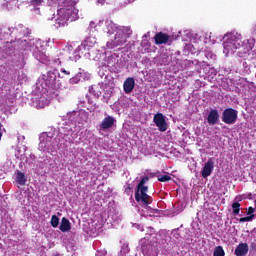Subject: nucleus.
Returning a JSON list of instances; mask_svg holds the SVG:
<instances>
[{
    "mask_svg": "<svg viewBox=\"0 0 256 256\" xmlns=\"http://www.w3.org/2000/svg\"><path fill=\"white\" fill-rule=\"evenodd\" d=\"M206 119L208 125H217V123H219V111L217 109H211Z\"/></svg>",
    "mask_w": 256,
    "mask_h": 256,
    "instance_id": "13",
    "label": "nucleus"
},
{
    "mask_svg": "<svg viewBox=\"0 0 256 256\" xmlns=\"http://www.w3.org/2000/svg\"><path fill=\"white\" fill-rule=\"evenodd\" d=\"M61 73H64V75H71V72L65 69H61Z\"/></svg>",
    "mask_w": 256,
    "mask_h": 256,
    "instance_id": "40",
    "label": "nucleus"
},
{
    "mask_svg": "<svg viewBox=\"0 0 256 256\" xmlns=\"http://www.w3.org/2000/svg\"><path fill=\"white\" fill-rule=\"evenodd\" d=\"M60 143H65L64 140L60 139Z\"/></svg>",
    "mask_w": 256,
    "mask_h": 256,
    "instance_id": "46",
    "label": "nucleus"
},
{
    "mask_svg": "<svg viewBox=\"0 0 256 256\" xmlns=\"http://www.w3.org/2000/svg\"><path fill=\"white\" fill-rule=\"evenodd\" d=\"M97 27V25H95V22H90L89 27H88V31L89 33H91V35H95V28Z\"/></svg>",
    "mask_w": 256,
    "mask_h": 256,
    "instance_id": "31",
    "label": "nucleus"
},
{
    "mask_svg": "<svg viewBox=\"0 0 256 256\" xmlns=\"http://www.w3.org/2000/svg\"><path fill=\"white\" fill-rule=\"evenodd\" d=\"M50 224H51L54 228L59 227V217H57V215H53V216L51 217Z\"/></svg>",
    "mask_w": 256,
    "mask_h": 256,
    "instance_id": "28",
    "label": "nucleus"
},
{
    "mask_svg": "<svg viewBox=\"0 0 256 256\" xmlns=\"http://www.w3.org/2000/svg\"><path fill=\"white\" fill-rule=\"evenodd\" d=\"M24 45L26 47L24 48L26 51H32L33 57L37 59L40 63H44L47 65L49 63V57H47V54H45V47L43 46V41L41 40H24Z\"/></svg>",
    "mask_w": 256,
    "mask_h": 256,
    "instance_id": "2",
    "label": "nucleus"
},
{
    "mask_svg": "<svg viewBox=\"0 0 256 256\" xmlns=\"http://www.w3.org/2000/svg\"><path fill=\"white\" fill-rule=\"evenodd\" d=\"M125 193H127V195H129V193H131V185L127 186V188L125 189Z\"/></svg>",
    "mask_w": 256,
    "mask_h": 256,
    "instance_id": "41",
    "label": "nucleus"
},
{
    "mask_svg": "<svg viewBox=\"0 0 256 256\" xmlns=\"http://www.w3.org/2000/svg\"><path fill=\"white\" fill-rule=\"evenodd\" d=\"M113 125H115V118L113 116H107L99 125V129L100 131H107V129H111Z\"/></svg>",
    "mask_w": 256,
    "mask_h": 256,
    "instance_id": "14",
    "label": "nucleus"
},
{
    "mask_svg": "<svg viewBox=\"0 0 256 256\" xmlns=\"http://www.w3.org/2000/svg\"><path fill=\"white\" fill-rule=\"evenodd\" d=\"M75 114H76V112H71V113H70V115H75Z\"/></svg>",
    "mask_w": 256,
    "mask_h": 256,
    "instance_id": "44",
    "label": "nucleus"
},
{
    "mask_svg": "<svg viewBox=\"0 0 256 256\" xmlns=\"http://www.w3.org/2000/svg\"><path fill=\"white\" fill-rule=\"evenodd\" d=\"M69 59H70L71 61H78V59H81V56L75 55V56H71Z\"/></svg>",
    "mask_w": 256,
    "mask_h": 256,
    "instance_id": "36",
    "label": "nucleus"
},
{
    "mask_svg": "<svg viewBox=\"0 0 256 256\" xmlns=\"http://www.w3.org/2000/svg\"><path fill=\"white\" fill-rule=\"evenodd\" d=\"M63 61H65V58H63V56L53 59L54 65H61Z\"/></svg>",
    "mask_w": 256,
    "mask_h": 256,
    "instance_id": "34",
    "label": "nucleus"
},
{
    "mask_svg": "<svg viewBox=\"0 0 256 256\" xmlns=\"http://www.w3.org/2000/svg\"><path fill=\"white\" fill-rule=\"evenodd\" d=\"M248 45H249L250 49H253V47H255V39L254 38L249 39Z\"/></svg>",
    "mask_w": 256,
    "mask_h": 256,
    "instance_id": "35",
    "label": "nucleus"
},
{
    "mask_svg": "<svg viewBox=\"0 0 256 256\" xmlns=\"http://www.w3.org/2000/svg\"><path fill=\"white\" fill-rule=\"evenodd\" d=\"M64 7L58 9V18L54 26L56 29L65 27L68 21H76L79 19V10L73 6V0H64Z\"/></svg>",
    "mask_w": 256,
    "mask_h": 256,
    "instance_id": "1",
    "label": "nucleus"
},
{
    "mask_svg": "<svg viewBox=\"0 0 256 256\" xmlns=\"http://www.w3.org/2000/svg\"><path fill=\"white\" fill-rule=\"evenodd\" d=\"M153 231H154L153 228H150V233H153Z\"/></svg>",
    "mask_w": 256,
    "mask_h": 256,
    "instance_id": "45",
    "label": "nucleus"
},
{
    "mask_svg": "<svg viewBox=\"0 0 256 256\" xmlns=\"http://www.w3.org/2000/svg\"><path fill=\"white\" fill-rule=\"evenodd\" d=\"M93 89H90V93H92Z\"/></svg>",
    "mask_w": 256,
    "mask_h": 256,
    "instance_id": "47",
    "label": "nucleus"
},
{
    "mask_svg": "<svg viewBox=\"0 0 256 256\" xmlns=\"http://www.w3.org/2000/svg\"><path fill=\"white\" fill-rule=\"evenodd\" d=\"M28 3L31 7H34V11H39V7L43 5V0H29Z\"/></svg>",
    "mask_w": 256,
    "mask_h": 256,
    "instance_id": "23",
    "label": "nucleus"
},
{
    "mask_svg": "<svg viewBox=\"0 0 256 256\" xmlns=\"http://www.w3.org/2000/svg\"><path fill=\"white\" fill-rule=\"evenodd\" d=\"M72 141L73 140L71 137H69V134H60L54 139V143H56V145H59V143H64L63 146H60V149H65V147H67V143H71Z\"/></svg>",
    "mask_w": 256,
    "mask_h": 256,
    "instance_id": "15",
    "label": "nucleus"
},
{
    "mask_svg": "<svg viewBox=\"0 0 256 256\" xmlns=\"http://www.w3.org/2000/svg\"><path fill=\"white\" fill-rule=\"evenodd\" d=\"M223 53L226 57L233 55L237 49L243 47V41L241 40V34L239 33H229L223 37Z\"/></svg>",
    "mask_w": 256,
    "mask_h": 256,
    "instance_id": "3",
    "label": "nucleus"
},
{
    "mask_svg": "<svg viewBox=\"0 0 256 256\" xmlns=\"http://www.w3.org/2000/svg\"><path fill=\"white\" fill-rule=\"evenodd\" d=\"M133 35V30L129 26H119L117 32H115L114 39L106 43L107 49H115V47H121L127 43V39Z\"/></svg>",
    "mask_w": 256,
    "mask_h": 256,
    "instance_id": "4",
    "label": "nucleus"
},
{
    "mask_svg": "<svg viewBox=\"0 0 256 256\" xmlns=\"http://www.w3.org/2000/svg\"><path fill=\"white\" fill-rule=\"evenodd\" d=\"M118 29H119V26L113 23V21L111 20L105 21L104 32L107 33L108 35H113V33H117Z\"/></svg>",
    "mask_w": 256,
    "mask_h": 256,
    "instance_id": "16",
    "label": "nucleus"
},
{
    "mask_svg": "<svg viewBox=\"0 0 256 256\" xmlns=\"http://www.w3.org/2000/svg\"><path fill=\"white\" fill-rule=\"evenodd\" d=\"M112 59H113L112 57L109 58L108 67H111V60H112Z\"/></svg>",
    "mask_w": 256,
    "mask_h": 256,
    "instance_id": "42",
    "label": "nucleus"
},
{
    "mask_svg": "<svg viewBox=\"0 0 256 256\" xmlns=\"http://www.w3.org/2000/svg\"><path fill=\"white\" fill-rule=\"evenodd\" d=\"M81 75H82L81 72H79L74 77L70 78L69 83L71 85H77V83H79V81H81Z\"/></svg>",
    "mask_w": 256,
    "mask_h": 256,
    "instance_id": "25",
    "label": "nucleus"
},
{
    "mask_svg": "<svg viewBox=\"0 0 256 256\" xmlns=\"http://www.w3.org/2000/svg\"><path fill=\"white\" fill-rule=\"evenodd\" d=\"M156 45H165L169 43V35L160 32L157 33L154 37Z\"/></svg>",
    "mask_w": 256,
    "mask_h": 256,
    "instance_id": "18",
    "label": "nucleus"
},
{
    "mask_svg": "<svg viewBox=\"0 0 256 256\" xmlns=\"http://www.w3.org/2000/svg\"><path fill=\"white\" fill-rule=\"evenodd\" d=\"M232 209L234 215H239V212L241 211V204H239V202H234L232 204Z\"/></svg>",
    "mask_w": 256,
    "mask_h": 256,
    "instance_id": "27",
    "label": "nucleus"
},
{
    "mask_svg": "<svg viewBox=\"0 0 256 256\" xmlns=\"http://www.w3.org/2000/svg\"><path fill=\"white\" fill-rule=\"evenodd\" d=\"M97 44V38L95 34L89 33V36L86 37V39L82 42V44L79 46L80 51H89L92 49V47H95Z\"/></svg>",
    "mask_w": 256,
    "mask_h": 256,
    "instance_id": "11",
    "label": "nucleus"
},
{
    "mask_svg": "<svg viewBox=\"0 0 256 256\" xmlns=\"http://www.w3.org/2000/svg\"><path fill=\"white\" fill-rule=\"evenodd\" d=\"M254 218H255V215L251 214L248 217L240 218L239 223H246L247 221H253Z\"/></svg>",
    "mask_w": 256,
    "mask_h": 256,
    "instance_id": "33",
    "label": "nucleus"
},
{
    "mask_svg": "<svg viewBox=\"0 0 256 256\" xmlns=\"http://www.w3.org/2000/svg\"><path fill=\"white\" fill-rule=\"evenodd\" d=\"M6 31L7 28L0 27V39H6V37L9 35Z\"/></svg>",
    "mask_w": 256,
    "mask_h": 256,
    "instance_id": "32",
    "label": "nucleus"
},
{
    "mask_svg": "<svg viewBox=\"0 0 256 256\" xmlns=\"http://www.w3.org/2000/svg\"><path fill=\"white\" fill-rule=\"evenodd\" d=\"M42 79L47 87L51 89L57 88V83L59 82V70L53 69L48 71L46 74L42 75Z\"/></svg>",
    "mask_w": 256,
    "mask_h": 256,
    "instance_id": "7",
    "label": "nucleus"
},
{
    "mask_svg": "<svg viewBox=\"0 0 256 256\" xmlns=\"http://www.w3.org/2000/svg\"><path fill=\"white\" fill-rule=\"evenodd\" d=\"M141 251L144 256H152L157 253V246L151 244V241L146 238L140 240Z\"/></svg>",
    "mask_w": 256,
    "mask_h": 256,
    "instance_id": "9",
    "label": "nucleus"
},
{
    "mask_svg": "<svg viewBox=\"0 0 256 256\" xmlns=\"http://www.w3.org/2000/svg\"><path fill=\"white\" fill-rule=\"evenodd\" d=\"M40 143L38 145L39 151H42L43 153H57L58 149H61L63 147L64 143L53 142V136L48 133H42L40 135Z\"/></svg>",
    "mask_w": 256,
    "mask_h": 256,
    "instance_id": "6",
    "label": "nucleus"
},
{
    "mask_svg": "<svg viewBox=\"0 0 256 256\" xmlns=\"http://www.w3.org/2000/svg\"><path fill=\"white\" fill-rule=\"evenodd\" d=\"M173 237H175V239H177V240H180L181 234H179L178 232H174Z\"/></svg>",
    "mask_w": 256,
    "mask_h": 256,
    "instance_id": "39",
    "label": "nucleus"
},
{
    "mask_svg": "<svg viewBox=\"0 0 256 256\" xmlns=\"http://www.w3.org/2000/svg\"><path fill=\"white\" fill-rule=\"evenodd\" d=\"M169 241H171V237L164 236V238L160 242V245L165 249L169 245Z\"/></svg>",
    "mask_w": 256,
    "mask_h": 256,
    "instance_id": "29",
    "label": "nucleus"
},
{
    "mask_svg": "<svg viewBox=\"0 0 256 256\" xmlns=\"http://www.w3.org/2000/svg\"><path fill=\"white\" fill-rule=\"evenodd\" d=\"M9 3H11V0H0L1 9H9Z\"/></svg>",
    "mask_w": 256,
    "mask_h": 256,
    "instance_id": "30",
    "label": "nucleus"
},
{
    "mask_svg": "<svg viewBox=\"0 0 256 256\" xmlns=\"http://www.w3.org/2000/svg\"><path fill=\"white\" fill-rule=\"evenodd\" d=\"M16 183L21 186L27 183V176H25V173L21 171H16Z\"/></svg>",
    "mask_w": 256,
    "mask_h": 256,
    "instance_id": "22",
    "label": "nucleus"
},
{
    "mask_svg": "<svg viewBox=\"0 0 256 256\" xmlns=\"http://www.w3.org/2000/svg\"><path fill=\"white\" fill-rule=\"evenodd\" d=\"M124 92L129 94L133 92V89H135V79L134 78H127L124 81L123 84Z\"/></svg>",
    "mask_w": 256,
    "mask_h": 256,
    "instance_id": "20",
    "label": "nucleus"
},
{
    "mask_svg": "<svg viewBox=\"0 0 256 256\" xmlns=\"http://www.w3.org/2000/svg\"><path fill=\"white\" fill-rule=\"evenodd\" d=\"M234 253L236 256H246L249 253V245L247 243H240Z\"/></svg>",
    "mask_w": 256,
    "mask_h": 256,
    "instance_id": "19",
    "label": "nucleus"
},
{
    "mask_svg": "<svg viewBox=\"0 0 256 256\" xmlns=\"http://www.w3.org/2000/svg\"><path fill=\"white\" fill-rule=\"evenodd\" d=\"M100 95H101V92H98V93H97V97H99Z\"/></svg>",
    "mask_w": 256,
    "mask_h": 256,
    "instance_id": "43",
    "label": "nucleus"
},
{
    "mask_svg": "<svg viewBox=\"0 0 256 256\" xmlns=\"http://www.w3.org/2000/svg\"><path fill=\"white\" fill-rule=\"evenodd\" d=\"M153 122L161 133H165V131L169 129V125H167V120L163 113H156L153 117Z\"/></svg>",
    "mask_w": 256,
    "mask_h": 256,
    "instance_id": "10",
    "label": "nucleus"
},
{
    "mask_svg": "<svg viewBox=\"0 0 256 256\" xmlns=\"http://www.w3.org/2000/svg\"><path fill=\"white\" fill-rule=\"evenodd\" d=\"M8 31L10 33H19L18 37H21V35L27 37V35H29V28L23 26L22 24H19L17 28H8Z\"/></svg>",
    "mask_w": 256,
    "mask_h": 256,
    "instance_id": "17",
    "label": "nucleus"
},
{
    "mask_svg": "<svg viewBox=\"0 0 256 256\" xmlns=\"http://www.w3.org/2000/svg\"><path fill=\"white\" fill-rule=\"evenodd\" d=\"M253 213H255V208L249 207L248 208V215H253Z\"/></svg>",
    "mask_w": 256,
    "mask_h": 256,
    "instance_id": "38",
    "label": "nucleus"
},
{
    "mask_svg": "<svg viewBox=\"0 0 256 256\" xmlns=\"http://www.w3.org/2000/svg\"><path fill=\"white\" fill-rule=\"evenodd\" d=\"M60 231L62 233H67V231H71V223L69 222V219L63 217L60 226H59Z\"/></svg>",
    "mask_w": 256,
    "mask_h": 256,
    "instance_id": "21",
    "label": "nucleus"
},
{
    "mask_svg": "<svg viewBox=\"0 0 256 256\" xmlns=\"http://www.w3.org/2000/svg\"><path fill=\"white\" fill-rule=\"evenodd\" d=\"M213 169H215V162H213V158H209L201 171L203 179H207V177L211 176Z\"/></svg>",
    "mask_w": 256,
    "mask_h": 256,
    "instance_id": "12",
    "label": "nucleus"
},
{
    "mask_svg": "<svg viewBox=\"0 0 256 256\" xmlns=\"http://www.w3.org/2000/svg\"><path fill=\"white\" fill-rule=\"evenodd\" d=\"M213 256H225V250H223V246H217L214 249Z\"/></svg>",
    "mask_w": 256,
    "mask_h": 256,
    "instance_id": "26",
    "label": "nucleus"
},
{
    "mask_svg": "<svg viewBox=\"0 0 256 256\" xmlns=\"http://www.w3.org/2000/svg\"><path fill=\"white\" fill-rule=\"evenodd\" d=\"M238 111L233 108H227L222 113V121L226 125H235L237 123Z\"/></svg>",
    "mask_w": 256,
    "mask_h": 256,
    "instance_id": "8",
    "label": "nucleus"
},
{
    "mask_svg": "<svg viewBox=\"0 0 256 256\" xmlns=\"http://www.w3.org/2000/svg\"><path fill=\"white\" fill-rule=\"evenodd\" d=\"M107 250H103L102 252H97L96 256H106Z\"/></svg>",
    "mask_w": 256,
    "mask_h": 256,
    "instance_id": "37",
    "label": "nucleus"
},
{
    "mask_svg": "<svg viewBox=\"0 0 256 256\" xmlns=\"http://www.w3.org/2000/svg\"><path fill=\"white\" fill-rule=\"evenodd\" d=\"M149 181V176H145L141 179L139 184L137 185L136 192H135V200L139 205H144L147 207V205H151L153 203V198L147 194V191H149V188L145 186V183Z\"/></svg>",
    "mask_w": 256,
    "mask_h": 256,
    "instance_id": "5",
    "label": "nucleus"
},
{
    "mask_svg": "<svg viewBox=\"0 0 256 256\" xmlns=\"http://www.w3.org/2000/svg\"><path fill=\"white\" fill-rule=\"evenodd\" d=\"M157 179L161 183H167V181H171V175H169V174H159V175H157Z\"/></svg>",
    "mask_w": 256,
    "mask_h": 256,
    "instance_id": "24",
    "label": "nucleus"
}]
</instances>
